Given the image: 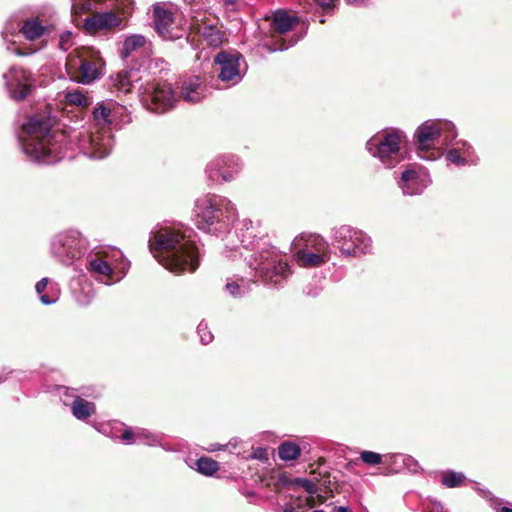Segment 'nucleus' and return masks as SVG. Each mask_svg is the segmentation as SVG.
Returning a JSON list of instances; mask_svg holds the SVG:
<instances>
[{
  "mask_svg": "<svg viewBox=\"0 0 512 512\" xmlns=\"http://www.w3.org/2000/svg\"><path fill=\"white\" fill-rule=\"evenodd\" d=\"M225 291L234 298H241L248 294L249 284L243 277L229 278L225 285Z\"/></svg>",
  "mask_w": 512,
  "mask_h": 512,
  "instance_id": "28",
  "label": "nucleus"
},
{
  "mask_svg": "<svg viewBox=\"0 0 512 512\" xmlns=\"http://www.w3.org/2000/svg\"><path fill=\"white\" fill-rule=\"evenodd\" d=\"M95 429H97L100 433L104 434V435H108V430H109V425H106V424H100L99 426L98 425H94Z\"/></svg>",
  "mask_w": 512,
  "mask_h": 512,
  "instance_id": "45",
  "label": "nucleus"
},
{
  "mask_svg": "<svg viewBox=\"0 0 512 512\" xmlns=\"http://www.w3.org/2000/svg\"><path fill=\"white\" fill-rule=\"evenodd\" d=\"M372 239L364 231L349 225L332 230V245L344 258H360L372 253Z\"/></svg>",
  "mask_w": 512,
  "mask_h": 512,
  "instance_id": "9",
  "label": "nucleus"
},
{
  "mask_svg": "<svg viewBox=\"0 0 512 512\" xmlns=\"http://www.w3.org/2000/svg\"><path fill=\"white\" fill-rule=\"evenodd\" d=\"M197 234L182 223L151 231L148 246L155 259L175 274L195 272L200 264Z\"/></svg>",
  "mask_w": 512,
  "mask_h": 512,
  "instance_id": "3",
  "label": "nucleus"
},
{
  "mask_svg": "<svg viewBox=\"0 0 512 512\" xmlns=\"http://www.w3.org/2000/svg\"><path fill=\"white\" fill-rule=\"evenodd\" d=\"M242 168L239 157L223 154L212 159L206 166L205 173L212 183L231 182Z\"/></svg>",
  "mask_w": 512,
  "mask_h": 512,
  "instance_id": "13",
  "label": "nucleus"
},
{
  "mask_svg": "<svg viewBox=\"0 0 512 512\" xmlns=\"http://www.w3.org/2000/svg\"><path fill=\"white\" fill-rule=\"evenodd\" d=\"M223 3L226 7H232L236 3V0H223Z\"/></svg>",
  "mask_w": 512,
  "mask_h": 512,
  "instance_id": "50",
  "label": "nucleus"
},
{
  "mask_svg": "<svg viewBox=\"0 0 512 512\" xmlns=\"http://www.w3.org/2000/svg\"><path fill=\"white\" fill-rule=\"evenodd\" d=\"M93 130L67 136L65 132L53 130L48 119L31 116L22 125L18 140L26 158L34 163L55 164L67 156L69 145L77 140L80 151L92 159L107 157L114 144L110 125L112 111L104 103L93 110Z\"/></svg>",
  "mask_w": 512,
  "mask_h": 512,
  "instance_id": "1",
  "label": "nucleus"
},
{
  "mask_svg": "<svg viewBox=\"0 0 512 512\" xmlns=\"http://www.w3.org/2000/svg\"><path fill=\"white\" fill-rule=\"evenodd\" d=\"M438 127H441L442 144L449 145L457 137L455 125L448 120H437Z\"/></svg>",
  "mask_w": 512,
  "mask_h": 512,
  "instance_id": "34",
  "label": "nucleus"
},
{
  "mask_svg": "<svg viewBox=\"0 0 512 512\" xmlns=\"http://www.w3.org/2000/svg\"><path fill=\"white\" fill-rule=\"evenodd\" d=\"M152 19L155 31L163 40L174 41L182 37L181 30L174 25L173 12L163 4L152 6Z\"/></svg>",
  "mask_w": 512,
  "mask_h": 512,
  "instance_id": "17",
  "label": "nucleus"
},
{
  "mask_svg": "<svg viewBox=\"0 0 512 512\" xmlns=\"http://www.w3.org/2000/svg\"><path fill=\"white\" fill-rule=\"evenodd\" d=\"M213 62L217 77L226 88L239 84L248 70L245 58L238 51L222 50L215 55Z\"/></svg>",
  "mask_w": 512,
  "mask_h": 512,
  "instance_id": "10",
  "label": "nucleus"
},
{
  "mask_svg": "<svg viewBox=\"0 0 512 512\" xmlns=\"http://www.w3.org/2000/svg\"><path fill=\"white\" fill-rule=\"evenodd\" d=\"M139 95L143 101L151 102V110L156 113H164L172 109L177 101V96L171 84L166 81L154 80L139 86Z\"/></svg>",
  "mask_w": 512,
  "mask_h": 512,
  "instance_id": "11",
  "label": "nucleus"
},
{
  "mask_svg": "<svg viewBox=\"0 0 512 512\" xmlns=\"http://www.w3.org/2000/svg\"><path fill=\"white\" fill-rule=\"evenodd\" d=\"M205 96V89L202 85L200 77L194 76L182 83L181 97L184 101L188 103H198Z\"/></svg>",
  "mask_w": 512,
  "mask_h": 512,
  "instance_id": "22",
  "label": "nucleus"
},
{
  "mask_svg": "<svg viewBox=\"0 0 512 512\" xmlns=\"http://www.w3.org/2000/svg\"><path fill=\"white\" fill-rule=\"evenodd\" d=\"M130 268V261L119 249L89 253L86 269L95 280L111 285L124 277Z\"/></svg>",
  "mask_w": 512,
  "mask_h": 512,
  "instance_id": "6",
  "label": "nucleus"
},
{
  "mask_svg": "<svg viewBox=\"0 0 512 512\" xmlns=\"http://www.w3.org/2000/svg\"><path fill=\"white\" fill-rule=\"evenodd\" d=\"M334 512H352V511L346 506H337V507H335Z\"/></svg>",
  "mask_w": 512,
  "mask_h": 512,
  "instance_id": "49",
  "label": "nucleus"
},
{
  "mask_svg": "<svg viewBox=\"0 0 512 512\" xmlns=\"http://www.w3.org/2000/svg\"><path fill=\"white\" fill-rule=\"evenodd\" d=\"M283 512H298V511H296L294 507H286V508H284Z\"/></svg>",
  "mask_w": 512,
  "mask_h": 512,
  "instance_id": "52",
  "label": "nucleus"
},
{
  "mask_svg": "<svg viewBox=\"0 0 512 512\" xmlns=\"http://www.w3.org/2000/svg\"><path fill=\"white\" fill-rule=\"evenodd\" d=\"M87 239L77 230L57 233L50 241V254L63 265L70 266L88 252Z\"/></svg>",
  "mask_w": 512,
  "mask_h": 512,
  "instance_id": "8",
  "label": "nucleus"
},
{
  "mask_svg": "<svg viewBox=\"0 0 512 512\" xmlns=\"http://www.w3.org/2000/svg\"><path fill=\"white\" fill-rule=\"evenodd\" d=\"M49 282V278L44 277L35 285V291L39 296V300L44 305L54 304L59 298L58 290L53 285L48 288Z\"/></svg>",
  "mask_w": 512,
  "mask_h": 512,
  "instance_id": "25",
  "label": "nucleus"
},
{
  "mask_svg": "<svg viewBox=\"0 0 512 512\" xmlns=\"http://www.w3.org/2000/svg\"><path fill=\"white\" fill-rule=\"evenodd\" d=\"M414 137L418 144L420 158L432 161L440 156V152L434 149L437 140L441 138V127H438L437 120L423 122L416 129Z\"/></svg>",
  "mask_w": 512,
  "mask_h": 512,
  "instance_id": "14",
  "label": "nucleus"
},
{
  "mask_svg": "<svg viewBox=\"0 0 512 512\" xmlns=\"http://www.w3.org/2000/svg\"><path fill=\"white\" fill-rule=\"evenodd\" d=\"M301 454V448L298 444L291 441H285L278 447V456L283 461L296 460Z\"/></svg>",
  "mask_w": 512,
  "mask_h": 512,
  "instance_id": "31",
  "label": "nucleus"
},
{
  "mask_svg": "<svg viewBox=\"0 0 512 512\" xmlns=\"http://www.w3.org/2000/svg\"><path fill=\"white\" fill-rule=\"evenodd\" d=\"M93 295H86L85 296V299L81 300V299H78L79 303H81L82 305H87L90 303L91 299H92Z\"/></svg>",
  "mask_w": 512,
  "mask_h": 512,
  "instance_id": "48",
  "label": "nucleus"
},
{
  "mask_svg": "<svg viewBox=\"0 0 512 512\" xmlns=\"http://www.w3.org/2000/svg\"><path fill=\"white\" fill-rule=\"evenodd\" d=\"M430 174L423 167H412L401 173L397 181L398 187L405 196H416L424 192L431 184Z\"/></svg>",
  "mask_w": 512,
  "mask_h": 512,
  "instance_id": "16",
  "label": "nucleus"
},
{
  "mask_svg": "<svg viewBox=\"0 0 512 512\" xmlns=\"http://www.w3.org/2000/svg\"><path fill=\"white\" fill-rule=\"evenodd\" d=\"M301 487L310 495H314L318 491L317 485L310 479H299Z\"/></svg>",
  "mask_w": 512,
  "mask_h": 512,
  "instance_id": "40",
  "label": "nucleus"
},
{
  "mask_svg": "<svg viewBox=\"0 0 512 512\" xmlns=\"http://www.w3.org/2000/svg\"><path fill=\"white\" fill-rule=\"evenodd\" d=\"M337 0H314L317 7L322 10L323 14L331 13L335 6Z\"/></svg>",
  "mask_w": 512,
  "mask_h": 512,
  "instance_id": "39",
  "label": "nucleus"
},
{
  "mask_svg": "<svg viewBox=\"0 0 512 512\" xmlns=\"http://www.w3.org/2000/svg\"><path fill=\"white\" fill-rule=\"evenodd\" d=\"M445 158L458 167L476 165L479 160L472 145L465 140L455 141L446 151Z\"/></svg>",
  "mask_w": 512,
  "mask_h": 512,
  "instance_id": "19",
  "label": "nucleus"
},
{
  "mask_svg": "<svg viewBox=\"0 0 512 512\" xmlns=\"http://www.w3.org/2000/svg\"><path fill=\"white\" fill-rule=\"evenodd\" d=\"M360 459L367 465L377 466L382 464L383 456L379 453L363 450L360 452Z\"/></svg>",
  "mask_w": 512,
  "mask_h": 512,
  "instance_id": "36",
  "label": "nucleus"
},
{
  "mask_svg": "<svg viewBox=\"0 0 512 512\" xmlns=\"http://www.w3.org/2000/svg\"><path fill=\"white\" fill-rule=\"evenodd\" d=\"M103 69L104 62L99 56L81 59L79 66L81 82L83 84H89L100 79L103 75Z\"/></svg>",
  "mask_w": 512,
  "mask_h": 512,
  "instance_id": "21",
  "label": "nucleus"
},
{
  "mask_svg": "<svg viewBox=\"0 0 512 512\" xmlns=\"http://www.w3.org/2000/svg\"><path fill=\"white\" fill-rule=\"evenodd\" d=\"M498 512H512V508L502 507V508L499 509Z\"/></svg>",
  "mask_w": 512,
  "mask_h": 512,
  "instance_id": "51",
  "label": "nucleus"
},
{
  "mask_svg": "<svg viewBox=\"0 0 512 512\" xmlns=\"http://www.w3.org/2000/svg\"><path fill=\"white\" fill-rule=\"evenodd\" d=\"M71 35H72V33L70 31L63 32L60 36V44L61 45L64 44L65 41H67Z\"/></svg>",
  "mask_w": 512,
  "mask_h": 512,
  "instance_id": "46",
  "label": "nucleus"
},
{
  "mask_svg": "<svg viewBox=\"0 0 512 512\" xmlns=\"http://www.w3.org/2000/svg\"><path fill=\"white\" fill-rule=\"evenodd\" d=\"M300 19L284 9L273 12L270 22L271 42H266L264 47L269 52L284 51L296 45L303 37L296 33V27Z\"/></svg>",
  "mask_w": 512,
  "mask_h": 512,
  "instance_id": "7",
  "label": "nucleus"
},
{
  "mask_svg": "<svg viewBox=\"0 0 512 512\" xmlns=\"http://www.w3.org/2000/svg\"><path fill=\"white\" fill-rule=\"evenodd\" d=\"M65 99L71 105L79 107H88L92 104V98L83 94L79 90L69 91L65 95Z\"/></svg>",
  "mask_w": 512,
  "mask_h": 512,
  "instance_id": "35",
  "label": "nucleus"
},
{
  "mask_svg": "<svg viewBox=\"0 0 512 512\" xmlns=\"http://www.w3.org/2000/svg\"><path fill=\"white\" fill-rule=\"evenodd\" d=\"M5 381V378L2 377V375H0V383L4 382Z\"/></svg>",
  "mask_w": 512,
  "mask_h": 512,
  "instance_id": "54",
  "label": "nucleus"
},
{
  "mask_svg": "<svg viewBox=\"0 0 512 512\" xmlns=\"http://www.w3.org/2000/svg\"><path fill=\"white\" fill-rule=\"evenodd\" d=\"M138 443L147 445V446H160L166 451H171L172 449L163 443L164 435L161 433L151 432L145 428H137Z\"/></svg>",
  "mask_w": 512,
  "mask_h": 512,
  "instance_id": "27",
  "label": "nucleus"
},
{
  "mask_svg": "<svg viewBox=\"0 0 512 512\" xmlns=\"http://www.w3.org/2000/svg\"><path fill=\"white\" fill-rule=\"evenodd\" d=\"M197 333L200 337V341L203 345H207L212 342L214 336L209 331L208 325L206 322L201 321L197 326Z\"/></svg>",
  "mask_w": 512,
  "mask_h": 512,
  "instance_id": "37",
  "label": "nucleus"
},
{
  "mask_svg": "<svg viewBox=\"0 0 512 512\" xmlns=\"http://www.w3.org/2000/svg\"><path fill=\"white\" fill-rule=\"evenodd\" d=\"M3 78L12 99L21 101L31 93L33 75L23 67L12 66Z\"/></svg>",
  "mask_w": 512,
  "mask_h": 512,
  "instance_id": "15",
  "label": "nucleus"
},
{
  "mask_svg": "<svg viewBox=\"0 0 512 512\" xmlns=\"http://www.w3.org/2000/svg\"><path fill=\"white\" fill-rule=\"evenodd\" d=\"M70 407L73 416L81 421L88 419L96 410L93 402L86 401L79 395L73 396Z\"/></svg>",
  "mask_w": 512,
  "mask_h": 512,
  "instance_id": "24",
  "label": "nucleus"
},
{
  "mask_svg": "<svg viewBox=\"0 0 512 512\" xmlns=\"http://www.w3.org/2000/svg\"><path fill=\"white\" fill-rule=\"evenodd\" d=\"M194 211L197 228L216 237L227 234L238 218L232 201L217 194H208L198 199Z\"/></svg>",
  "mask_w": 512,
  "mask_h": 512,
  "instance_id": "4",
  "label": "nucleus"
},
{
  "mask_svg": "<svg viewBox=\"0 0 512 512\" xmlns=\"http://www.w3.org/2000/svg\"><path fill=\"white\" fill-rule=\"evenodd\" d=\"M330 247L320 235H310L303 248L295 253V260L304 268L321 267L330 260Z\"/></svg>",
  "mask_w": 512,
  "mask_h": 512,
  "instance_id": "12",
  "label": "nucleus"
},
{
  "mask_svg": "<svg viewBox=\"0 0 512 512\" xmlns=\"http://www.w3.org/2000/svg\"><path fill=\"white\" fill-rule=\"evenodd\" d=\"M83 28L90 34L99 31L125 28L123 19L114 11L96 12L92 16L85 18Z\"/></svg>",
  "mask_w": 512,
  "mask_h": 512,
  "instance_id": "18",
  "label": "nucleus"
},
{
  "mask_svg": "<svg viewBox=\"0 0 512 512\" xmlns=\"http://www.w3.org/2000/svg\"><path fill=\"white\" fill-rule=\"evenodd\" d=\"M45 31L46 27L38 19H28L21 27L24 37L30 41L40 38Z\"/></svg>",
  "mask_w": 512,
  "mask_h": 512,
  "instance_id": "29",
  "label": "nucleus"
},
{
  "mask_svg": "<svg viewBox=\"0 0 512 512\" xmlns=\"http://www.w3.org/2000/svg\"><path fill=\"white\" fill-rule=\"evenodd\" d=\"M319 22H320V23H324V22H325V19L321 17V18L319 19Z\"/></svg>",
  "mask_w": 512,
  "mask_h": 512,
  "instance_id": "55",
  "label": "nucleus"
},
{
  "mask_svg": "<svg viewBox=\"0 0 512 512\" xmlns=\"http://www.w3.org/2000/svg\"><path fill=\"white\" fill-rule=\"evenodd\" d=\"M406 133L397 128H386L374 134L366 142V150L387 169L396 167L405 159L402 144Z\"/></svg>",
  "mask_w": 512,
  "mask_h": 512,
  "instance_id": "5",
  "label": "nucleus"
},
{
  "mask_svg": "<svg viewBox=\"0 0 512 512\" xmlns=\"http://www.w3.org/2000/svg\"><path fill=\"white\" fill-rule=\"evenodd\" d=\"M433 512H446L443 504L438 500L431 501Z\"/></svg>",
  "mask_w": 512,
  "mask_h": 512,
  "instance_id": "43",
  "label": "nucleus"
},
{
  "mask_svg": "<svg viewBox=\"0 0 512 512\" xmlns=\"http://www.w3.org/2000/svg\"><path fill=\"white\" fill-rule=\"evenodd\" d=\"M191 468L204 476H213L219 470V464L212 458L202 456L194 462Z\"/></svg>",
  "mask_w": 512,
  "mask_h": 512,
  "instance_id": "30",
  "label": "nucleus"
},
{
  "mask_svg": "<svg viewBox=\"0 0 512 512\" xmlns=\"http://www.w3.org/2000/svg\"><path fill=\"white\" fill-rule=\"evenodd\" d=\"M238 245L226 244V249L244 257L248 267L254 272L256 281L270 288H281L292 274L282 252L272 245L267 237H257L256 227L250 219H244L236 228Z\"/></svg>",
  "mask_w": 512,
  "mask_h": 512,
  "instance_id": "2",
  "label": "nucleus"
},
{
  "mask_svg": "<svg viewBox=\"0 0 512 512\" xmlns=\"http://www.w3.org/2000/svg\"><path fill=\"white\" fill-rule=\"evenodd\" d=\"M391 463H398L399 461L403 464V466L411 473L416 474L419 473L422 468L420 467L418 461L406 454H392L389 456Z\"/></svg>",
  "mask_w": 512,
  "mask_h": 512,
  "instance_id": "33",
  "label": "nucleus"
},
{
  "mask_svg": "<svg viewBox=\"0 0 512 512\" xmlns=\"http://www.w3.org/2000/svg\"><path fill=\"white\" fill-rule=\"evenodd\" d=\"M347 4L354 6H362L366 0H345Z\"/></svg>",
  "mask_w": 512,
  "mask_h": 512,
  "instance_id": "47",
  "label": "nucleus"
},
{
  "mask_svg": "<svg viewBox=\"0 0 512 512\" xmlns=\"http://www.w3.org/2000/svg\"><path fill=\"white\" fill-rule=\"evenodd\" d=\"M199 35L207 46L218 48L223 44L224 32L212 24H204L198 30Z\"/></svg>",
  "mask_w": 512,
  "mask_h": 512,
  "instance_id": "23",
  "label": "nucleus"
},
{
  "mask_svg": "<svg viewBox=\"0 0 512 512\" xmlns=\"http://www.w3.org/2000/svg\"><path fill=\"white\" fill-rule=\"evenodd\" d=\"M251 458L258 459L261 461L267 460L268 459L267 449L263 448V447H257L256 449H254V451L251 455Z\"/></svg>",
  "mask_w": 512,
  "mask_h": 512,
  "instance_id": "42",
  "label": "nucleus"
},
{
  "mask_svg": "<svg viewBox=\"0 0 512 512\" xmlns=\"http://www.w3.org/2000/svg\"><path fill=\"white\" fill-rule=\"evenodd\" d=\"M184 1H185V3H187V4H194V3L199 2V0H184Z\"/></svg>",
  "mask_w": 512,
  "mask_h": 512,
  "instance_id": "53",
  "label": "nucleus"
},
{
  "mask_svg": "<svg viewBox=\"0 0 512 512\" xmlns=\"http://www.w3.org/2000/svg\"><path fill=\"white\" fill-rule=\"evenodd\" d=\"M237 440H231L228 444L219 446L217 449L229 450L230 452H234L237 447Z\"/></svg>",
  "mask_w": 512,
  "mask_h": 512,
  "instance_id": "44",
  "label": "nucleus"
},
{
  "mask_svg": "<svg viewBox=\"0 0 512 512\" xmlns=\"http://www.w3.org/2000/svg\"><path fill=\"white\" fill-rule=\"evenodd\" d=\"M147 43V39L142 34H132L126 36L121 49L119 50L120 57L125 60L133 52L143 48Z\"/></svg>",
  "mask_w": 512,
  "mask_h": 512,
  "instance_id": "26",
  "label": "nucleus"
},
{
  "mask_svg": "<svg viewBox=\"0 0 512 512\" xmlns=\"http://www.w3.org/2000/svg\"><path fill=\"white\" fill-rule=\"evenodd\" d=\"M441 484L447 488H457L464 484L466 476L462 472L446 470L441 473Z\"/></svg>",
  "mask_w": 512,
  "mask_h": 512,
  "instance_id": "32",
  "label": "nucleus"
},
{
  "mask_svg": "<svg viewBox=\"0 0 512 512\" xmlns=\"http://www.w3.org/2000/svg\"><path fill=\"white\" fill-rule=\"evenodd\" d=\"M59 394L61 396V399L65 405H70L71 403L68 402L67 398L71 397L73 399V396H76L75 390L62 386L59 388Z\"/></svg>",
  "mask_w": 512,
  "mask_h": 512,
  "instance_id": "41",
  "label": "nucleus"
},
{
  "mask_svg": "<svg viewBox=\"0 0 512 512\" xmlns=\"http://www.w3.org/2000/svg\"><path fill=\"white\" fill-rule=\"evenodd\" d=\"M140 73L139 69H124L115 76H111V81L118 92L128 94L135 89L139 92V86L142 84L140 83L142 79Z\"/></svg>",
  "mask_w": 512,
  "mask_h": 512,
  "instance_id": "20",
  "label": "nucleus"
},
{
  "mask_svg": "<svg viewBox=\"0 0 512 512\" xmlns=\"http://www.w3.org/2000/svg\"><path fill=\"white\" fill-rule=\"evenodd\" d=\"M136 434H137V428L132 429V428L127 427L123 430V432L119 438L124 444L131 445V444L138 442V436Z\"/></svg>",
  "mask_w": 512,
  "mask_h": 512,
  "instance_id": "38",
  "label": "nucleus"
},
{
  "mask_svg": "<svg viewBox=\"0 0 512 512\" xmlns=\"http://www.w3.org/2000/svg\"><path fill=\"white\" fill-rule=\"evenodd\" d=\"M313 512H325L324 510H314Z\"/></svg>",
  "mask_w": 512,
  "mask_h": 512,
  "instance_id": "56",
  "label": "nucleus"
}]
</instances>
